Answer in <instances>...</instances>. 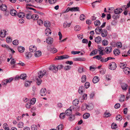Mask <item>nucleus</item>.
<instances>
[{
    "label": "nucleus",
    "instance_id": "f257e3e1",
    "mask_svg": "<svg viewBox=\"0 0 130 130\" xmlns=\"http://www.w3.org/2000/svg\"><path fill=\"white\" fill-rule=\"evenodd\" d=\"M117 64L115 62H111L109 64V69L111 70H115L117 68Z\"/></svg>",
    "mask_w": 130,
    "mask_h": 130
},
{
    "label": "nucleus",
    "instance_id": "f03ea898",
    "mask_svg": "<svg viewBox=\"0 0 130 130\" xmlns=\"http://www.w3.org/2000/svg\"><path fill=\"white\" fill-rule=\"evenodd\" d=\"M46 72L45 70H44L43 71H40L38 72V77L39 78H41L45 74Z\"/></svg>",
    "mask_w": 130,
    "mask_h": 130
},
{
    "label": "nucleus",
    "instance_id": "7ed1b4c3",
    "mask_svg": "<svg viewBox=\"0 0 130 130\" xmlns=\"http://www.w3.org/2000/svg\"><path fill=\"white\" fill-rule=\"evenodd\" d=\"M104 48L101 46H99L98 47V51L99 55H104Z\"/></svg>",
    "mask_w": 130,
    "mask_h": 130
},
{
    "label": "nucleus",
    "instance_id": "20e7f679",
    "mask_svg": "<svg viewBox=\"0 0 130 130\" xmlns=\"http://www.w3.org/2000/svg\"><path fill=\"white\" fill-rule=\"evenodd\" d=\"M49 69L53 71L55 73L57 71V67L55 65L51 66L49 68Z\"/></svg>",
    "mask_w": 130,
    "mask_h": 130
},
{
    "label": "nucleus",
    "instance_id": "39448f33",
    "mask_svg": "<svg viewBox=\"0 0 130 130\" xmlns=\"http://www.w3.org/2000/svg\"><path fill=\"white\" fill-rule=\"evenodd\" d=\"M0 8L1 10L3 11H6V12L7 13V15L8 14V12L6 11L7 7L5 5L2 4L1 6H0Z\"/></svg>",
    "mask_w": 130,
    "mask_h": 130
},
{
    "label": "nucleus",
    "instance_id": "423d86ee",
    "mask_svg": "<svg viewBox=\"0 0 130 130\" xmlns=\"http://www.w3.org/2000/svg\"><path fill=\"white\" fill-rule=\"evenodd\" d=\"M123 11L122 9L121 8H118L115 9L114 12L116 14H119L121 13Z\"/></svg>",
    "mask_w": 130,
    "mask_h": 130
},
{
    "label": "nucleus",
    "instance_id": "0eeeda50",
    "mask_svg": "<svg viewBox=\"0 0 130 130\" xmlns=\"http://www.w3.org/2000/svg\"><path fill=\"white\" fill-rule=\"evenodd\" d=\"M29 50L31 52H34L37 50L36 47L35 46L31 45L29 47Z\"/></svg>",
    "mask_w": 130,
    "mask_h": 130
},
{
    "label": "nucleus",
    "instance_id": "6e6552de",
    "mask_svg": "<svg viewBox=\"0 0 130 130\" xmlns=\"http://www.w3.org/2000/svg\"><path fill=\"white\" fill-rule=\"evenodd\" d=\"M128 85L125 83H122L121 85V87L122 90H126L128 88Z\"/></svg>",
    "mask_w": 130,
    "mask_h": 130
},
{
    "label": "nucleus",
    "instance_id": "1a4fd4ad",
    "mask_svg": "<svg viewBox=\"0 0 130 130\" xmlns=\"http://www.w3.org/2000/svg\"><path fill=\"white\" fill-rule=\"evenodd\" d=\"M46 93L47 92L46 89L43 88L41 90L40 94L41 96H43L45 95Z\"/></svg>",
    "mask_w": 130,
    "mask_h": 130
},
{
    "label": "nucleus",
    "instance_id": "9d476101",
    "mask_svg": "<svg viewBox=\"0 0 130 130\" xmlns=\"http://www.w3.org/2000/svg\"><path fill=\"white\" fill-rule=\"evenodd\" d=\"M46 42L48 44H52L53 42V39L50 37L48 38L46 40Z\"/></svg>",
    "mask_w": 130,
    "mask_h": 130
},
{
    "label": "nucleus",
    "instance_id": "9b49d317",
    "mask_svg": "<svg viewBox=\"0 0 130 130\" xmlns=\"http://www.w3.org/2000/svg\"><path fill=\"white\" fill-rule=\"evenodd\" d=\"M107 32L106 30L103 29V30H102L101 33V35L103 37H105L107 36Z\"/></svg>",
    "mask_w": 130,
    "mask_h": 130
},
{
    "label": "nucleus",
    "instance_id": "f8f14e48",
    "mask_svg": "<svg viewBox=\"0 0 130 130\" xmlns=\"http://www.w3.org/2000/svg\"><path fill=\"white\" fill-rule=\"evenodd\" d=\"M112 48L111 47H107L105 48V51L107 54H109L111 51Z\"/></svg>",
    "mask_w": 130,
    "mask_h": 130
},
{
    "label": "nucleus",
    "instance_id": "ddd939ff",
    "mask_svg": "<svg viewBox=\"0 0 130 130\" xmlns=\"http://www.w3.org/2000/svg\"><path fill=\"white\" fill-rule=\"evenodd\" d=\"M123 71L125 74L128 75L130 73V69L128 67L125 68L123 69Z\"/></svg>",
    "mask_w": 130,
    "mask_h": 130
},
{
    "label": "nucleus",
    "instance_id": "4468645a",
    "mask_svg": "<svg viewBox=\"0 0 130 130\" xmlns=\"http://www.w3.org/2000/svg\"><path fill=\"white\" fill-rule=\"evenodd\" d=\"M6 31L5 30H2L0 32V36L2 37H5L6 35Z\"/></svg>",
    "mask_w": 130,
    "mask_h": 130
},
{
    "label": "nucleus",
    "instance_id": "2eb2a0df",
    "mask_svg": "<svg viewBox=\"0 0 130 130\" xmlns=\"http://www.w3.org/2000/svg\"><path fill=\"white\" fill-rule=\"evenodd\" d=\"M99 80V77L97 76H94L93 78L92 81L93 83H98Z\"/></svg>",
    "mask_w": 130,
    "mask_h": 130
},
{
    "label": "nucleus",
    "instance_id": "dca6fc26",
    "mask_svg": "<svg viewBox=\"0 0 130 130\" xmlns=\"http://www.w3.org/2000/svg\"><path fill=\"white\" fill-rule=\"evenodd\" d=\"M45 33L46 36H48L49 34H51V30L49 28H46L45 30Z\"/></svg>",
    "mask_w": 130,
    "mask_h": 130
},
{
    "label": "nucleus",
    "instance_id": "f3484780",
    "mask_svg": "<svg viewBox=\"0 0 130 130\" xmlns=\"http://www.w3.org/2000/svg\"><path fill=\"white\" fill-rule=\"evenodd\" d=\"M32 56V54L30 52H28L26 53L25 56L27 59H29Z\"/></svg>",
    "mask_w": 130,
    "mask_h": 130
},
{
    "label": "nucleus",
    "instance_id": "a211bd4d",
    "mask_svg": "<svg viewBox=\"0 0 130 130\" xmlns=\"http://www.w3.org/2000/svg\"><path fill=\"white\" fill-rule=\"evenodd\" d=\"M66 115L67 116H70L72 114V109H68L65 111Z\"/></svg>",
    "mask_w": 130,
    "mask_h": 130
},
{
    "label": "nucleus",
    "instance_id": "6ab92c4d",
    "mask_svg": "<svg viewBox=\"0 0 130 130\" xmlns=\"http://www.w3.org/2000/svg\"><path fill=\"white\" fill-rule=\"evenodd\" d=\"M17 13V11L14 9H11L10 11V14L12 16H15L16 15Z\"/></svg>",
    "mask_w": 130,
    "mask_h": 130
},
{
    "label": "nucleus",
    "instance_id": "aec40b11",
    "mask_svg": "<svg viewBox=\"0 0 130 130\" xmlns=\"http://www.w3.org/2000/svg\"><path fill=\"white\" fill-rule=\"evenodd\" d=\"M101 41V38L100 37L98 36L95 38V41L97 43H100Z\"/></svg>",
    "mask_w": 130,
    "mask_h": 130
},
{
    "label": "nucleus",
    "instance_id": "412c9836",
    "mask_svg": "<svg viewBox=\"0 0 130 130\" xmlns=\"http://www.w3.org/2000/svg\"><path fill=\"white\" fill-rule=\"evenodd\" d=\"M87 109L89 110H91L93 108V106L92 104L91 103L87 105Z\"/></svg>",
    "mask_w": 130,
    "mask_h": 130
},
{
    "label": "nucleus",
    "instance_id": "4be33fe9",
    "mask_svg": "<svg viewBox=\"0 0 130 130\" xmlns=\"http://www.w3.org/2000/svg\"><path fill=\"white\" fill-rule=\"evenodd\" d=\"M102 30V29L101 28H100L99 27L95 29V31L97 34H99L101 33Z\"/></svg>",
    "mask_w": 130,
    "mask_h": 130
},
{
    "label": "nucleus",
    "instance_id": "5701e85b",
    "mask_svg": "<svg viewBox=\"0 0 130 130\" xmlns=\"http://www.w3.org/2000/svg\"><path fill=\"white\" fill-rule=\"evenodd\" d=\"M79 8L78 7H74L71 8L70 11H79Z\"/></svg>",
    "mask_w": 130,
    "mask_h": 130
},
{
    "label": "nucleus",
    "instance_id": "b1692460",
    "mask_svg": "<svg viewBox=\"0 0 130 130\" xmlns=\"http://www.w3.org/2000/svg\"><path fill=\"white\" fill-rule=\"evenodd\" d=\"M25 50V48L23 47L19 46L18 47V50L19 52L20 53L23 52Z\"/></svg>",
    "mask_w": 130,
    "mask_h": 130
},
{
    "label": "nucleus",
    "instance_id": "393cba45",
    "mask_svg": "<svg viewBox=\"0 0 130 130\" xmlns=\"http://www.w3.org/2000/svg\"><path fill=\"white\" fill-rule=\"evenodd\" d=\"M41 54L42 53L40 51H37L34 54L35 56L36 57H38L40 56Z\"/></svg>",
    "mask_w": 130,
    "mask_h": 130
},
{
    "label": "nucleus",
    "instance_id": "a878e982",
    "mask_svg": "<svg viewBox=\"0 0 130 130\" xmlns=\"http://www.w3.org/2000/svg\"><path fill=\"white\" fill-rule=\"evenodd\" d=\"M84 89V88L83 86H81L78 89V92L80 94H82V93Z\"/></svg>",
    "mask_w": 130,
    "mask_h": 130
},
{
    "label": "nucleus",
    "instance_id": "bb28decb",
    "mask_svg": "<svg viewBox=\"0 0 130 130\" xmlns=\"http://www.w3.org/2000/svg\"><path fill=\"white\" fill-rule=\"evenodd\" d=\"M25 15V13L23 12H20L18 14V16L21 18L24 17Z\"/></svg>",
    "mask_w": 130,
    "mask_h": 130
},
{
    "label": "nucleus",
    "instance_id": "cd10ccee",
    "mask_svg": "<svg viewBox=\"0 0 130 130\" xmlns=\"http://www.w3.org/2000/svg\"><path fill=\"white\" fill-rule=\"evenodd\" d=\"M50 23L48 21H45L44 22V25L46 27H49L50 26Z\"/></svg>",
    "mask_w": 130,
    "mask_h": 130
},
{
    "label": "nucleus",
    "instance_id": "c85d7f7f",
    "mask_svg": "<svg viewBox=\"0 0 130 130\" xmlns=\"http://www.w3.org/2000/svg\"><path fill=\"white\" fill-rule=\"evenodd\" d=\"M38 18V15L34 14L31 15V19L35 20H37Z\"/></svg>",
    "mask_w": 130,
    "mask_h": 130
},
{
    "label": "nucleus",
    "instance_id": "c756f323",
    "mask_svg": "<svg viewBox=\"0 0 130 130\" xmlns=\"http://www.w3.org/2000/svg\"><path fill=\"white\" fill-rule=\"evenodd\" d=\"M98 50L95 49L93 51L90 53V56H93L97 54Z\"/></svg>",
    "mask_w": 130,
    "mask_h": 130
},
{
    "label": "nucleus",
    "instance_id": "7c9ffc66",
    "mask_svg": "<svg viewBox=\"0 0 130 130\" xmlns=\"http://www.w3.org/2000/svg\"><path fill=\"white\" fill-rule=\"evenodd\" d=\"M113 53L115 55L118 56L120 54V52L119 49H117L114 50Z\"/></svg>",
    "mask_w": 130,
    "mask_h": 130
},
{
    "label": "nucleus",
    "instance_id": "2f4dec72",
    "mask_svg": "<svg viewBox=\"0 0 130 130\" xmlns=\"http://www.w3.org/2000/svg\"><path fill=\"white\" fill-rule=\"evenodd\" d=\"M90 116L89 113H85L83 116V118L84 119H87Z\"/></svg>",
    "mask_w": 130,
    "mask_h": 130
},
{
    "label": "nucleus",
    "instance_id": "473e14b6",
    "mask_svg": "<svg viewBox=\"0 0 130 130\" xmlns=\"http://www.w3.org/2000/svg\"><path fill=\"white\" fill-rule=\"evenodd\" d=\"M32 81H26L25 84V85L26 87H29L31 83H32Z\"/></svg>",
    "mask_w": 130,
    "mask_h": 130
},
{
    "label": "nucleus",
    "instance_id": "72a5a7b5",
    "mask_svg": "<svg viewBox=\"0 0 130 130\" xmlns=\"http://www.w3.org/2000/svg\"><path fill=\"white\" fill-rule=\"evenodd\" d=\"M79 103V101L78 99H75L73 102V104L75 106L77 105Z\"/></svg>",
    "mask_w": 130,
    "mask_h": 130
},
{
    "label": "nucleus",
    "instance_id": "f704fd0d",
    "mask_svg": "<svg viewBox=\"0 0 130 130\" xmlns=\"http://www.w3.org/2000/svg\"><path fill=\"white\" fill-rule=\"evenodd\" d=\"M31 14L30 12H29L26 14V17L28 19H31Z\"/></svg>",
    "mask_w": 130,
    "mask_h": 130
},
{
    "label": "nucleus",
    "instance_id": "c9c22d12",
    "mask_svg": "<svg viewBox=\"0 0 130 130\" xmlns=\"http://www.w3.org/2000/svg\"><path fill=\"white\" fill-rule=\"evenodd\" d=\"M94 24L95 26H99L101 24V23L99 20H97L94 22Z\"/></svg>",
    "mask_w": 130,
    "mask_h": 130
},
{
    "label": "nucleus",
    "instance_id": "e433bc0d",
    "mask_svg": "<svg viewBox=\"0 0 130 130\" xmlns=\"http://www.w3.org/2000/svg\"><path fill=\"white\" fill-rule=\"evenodd\" d=\"M27 77V76L25 74H22L20 76V78L21 79L23 80L25 79H26Z\"/></svg>",
    "mask_w": 130,
    "mask_h": 130
},
{
    "label": "nucleus",
    "instance_id": "4c0bfd02",
    "mask_svg": "<svg viewBox=\"0 0 130 130\" xmlns=\"http://www.w3.org/2000/svg\"><path fill=\"white\" fill-rule=\"evenodd\" d=\"M65 116H66L65 113H60L59 117L61 119H64Z\"/></svg>",
    "mask_w": 130,
    "mask_h": 130
},
{
    "label": "nucleus",
    "instance_id": "58836bf2",
    "mask_svg": "<svg viewBox=\"0 0 130 130\" xmlns=\"http://www.w3.org/2000/svg\"><path fill=\"white\" fill-rule=\"evenodd\" d=\"M86 79V75H83L81 78V82L82 83H84L85 82Z\"/></svg>",
    "mask_w": 130,
    "mask_h": 130
},
{
    "label": "nucleus",
    "instance_id": "ea45409f",
    "mask_svg": "<svg viewBox=\"0 0 130 130\" xmlns=\"http://www.w3.org/2000/svg\"><path fill=\"white\" fill-rule=\"evenodd\" d=\"M63 126V125L62 124H60L57 127L56 130H62Z\"/></svg>",
    "mask_w": 130,
    "mask_h": 130
},
{
    "label": "nucleus",
    "instance_id": "a19ab883",
    "mask_svg": "<svg viewBox=\"0 0 130 130\" xmlns=\"http://www.w3.org/2000/svg\"><path fill=\"white\" fill-rule=\"evenodd\" d=\"M122 119V117L121 115H117L116 117V119L119 121H121Z\"/></svg>",
    "mask_w": 130,
    "mask_h": 130
},
{
    "label": "nucleus",
    "instance_id": "79ce46f5",
    "mask_svg": "<svg viewBox=\"0 0 130 130\" xmlns=\"http://www.w3.org/2000/svg\"><path fill=\"white\" fill-rule=\"evenodd\" d=\"M71 24V23H68L67 22H65L63 24V26L64 28H66L70 27Z\"/></svg>",
    "mask_w": 130,
    "mask_h": 130
},
{
    "label": "nucleus",
    "instance_id": "37998d69",
    "mask_svg": "<svg viewBox=\"0 0 130 130\" xmlns=\"http://www.w3.org/2000/svg\"><path fill=\"white\" fill-rule=\"evenodd\" d=\"M87 105L86 104H83L82 107V110L83 111L86 109H87Z\"/></svg>",
    "mask_w": 130,
    "mask_h": 130
},
{
    "label": "nucleus",
    "instance_id": "c03bdc74",
    "mask_svg": "<svg viewBox=\"0 0 130 130\" xmlns=\"http://www.w3.org/2000/svg\"><path fill=\"white\" fill-rule=\"evenodd\" d=\"M101 0H98L96 1H95V2H93V3H92V7L93 8H94L95 7V3L98 2L99 3H100L101 2Z\"/></svg>",
    "mask_w": 130,
    "mask_h": 130
},
{
    "label": "nucleus",
    "instance_id": "a18cd8bd",
    "mask_svg": "<svg viewBox=\"0 0 130 130\" xmlns=\"http://www.w3.org/2000/svg\"><path fill=\"white\" fill-rule=\"evenodd\" d=\"M18 127L20 128H22L24 127V124L23 122H20L18 124Z\"/></svg>",
    "mask_w": 130,
    "mask_h": 130
},
{
    "label": "nucleus",
    "instance_id": "49530a36",
    "mask_svg": "<svg viewBox=\"0 0 130 130\" xmlns=\"http://www.w3.org/2000/svg\"><path fill=\"white\" fill-rule=\"evenodd\" d=\"M37 126L35 125H32L31 126V128L32 130H37Z\"/></svg>",
    "mask_w": 130,
    "mask_h": 130
},
{
    "label": "nucleus",
    "instance_id": "de8ad7c7",
    "mask_svg": "<svg viewBox=\"0 0 130 130\" xmlns=\"http://www.w3.org/2000/svg\"><path fill=\"white\" fill-rule=\"evenodd\" d=\"M86 17L84 14H81L80 17V19L82 21H84Z\"/></svg>",
    "mask_w": 130,
    "mask_h": 130
},
{
    "label": "nucleus",
    "instance_id": "09e8293b",
    "mask_svg": "<svg viewBox=\"0 0 130 130\" xmlns=\"http://www.w3.org/2000/svg\"><path fill=\"white\" fill-rule=\"evenodd\" d=\"M84 86L87 89L90 87V83L88 82H87L85 83Z\"/></svg>",
    "mask_w": 130,
    "mask_h": 130
},
{
    "label": "nucleus",
    "instance_id": "8fccbe9b",
    "mask_svg": "<svg viewBox=\"0 0 130 130\" xmlns=\"http://www.w3.org/2000/svg\"><path fill=\"white\" fill-rule=\"evenodd\" d=\"M36 99L35 98H32L30 101V103L31 104H34L35 103Z\"/></svg>",
    "mask_w": 130,
    "mask_h": 130
},
{
    "label": "nucleus",
    "instance_id": "3c124183",
    "mask_svg": "<svg viewBox=\"0 0 130 130\" xmlns=\"http://www.w3.org/2000/svg\"><path fill=\"white\" fill-rule=\"evenodd\" d=\"M125 99V96L123 95H121L119 99V101L121 102L124 101Z\"/></svg>",
    "mask_w": 130,
    "mask_h": 130
},
{
    "label": "nucleus",
    "instance_id": "603ef678",
    "mask_svg": "<svg viewBox=\"0 0 130 130\" xmlns=\"http://www.w3.org/2000/svg\"><path fill=\"white\" fill-rule=\"evenodd\" d=\"M12 43L14 45H17L19 43V40H14L13 41Z\"/></svg>",
    "mask_w": 130,
    "mask_h": 130
},
{
    "label": "nucleus",
    "instance_id": "864d4df0",
    "mask_svg": "<svg viewBox=\"0 0 130 130\" xmlns=\"http://www.w3.org/2000/svg\"><path fill=\"white\" fill-rule=\"evenodd\" d=\"M111 78V76L109 74H107L106 76V80L108 81L110 80Z\"/></svg>",
    "mask_w": 130,
    "mask_h": 130
},
{
    "label": "nucleus",
    "instance_id": "5fc2aeb1",
    "mask_svg": "<svg viewBox=\"0 0 130 130\" xmlns=\"http://www.w3.org/2000/svg\"><path fill=\"white\" fill-rule=\"evenodd\" d=\"M120 65V67L122 69H124V68L126 67V65L122 63H121Z\"/></svg>",
    "mask_w": 130,
    "mask_h": 130
},
{
    "label": "nucleus",
    "instance_id": "6e6d98bb",
    "mask_svg": "<svg viewBox=\"0 0 130 130\" xmlns=\"http://www.w3.org/2000/svg\"><path fill=\"white\" fill-rule=\"evenodd\" d=\"M116 46L118 48H120L122 46V44L121 42H119L117 43Z\"/></svg>",
    "mask_w": 130,
    "mask_h": 130
},
{
    "label": "nucleus",
    "instance_id": "4d7b16f0",
    "mask_svg": "<svg viewBox=\"0 0 130 130\" xmlns=\"http://www.w3.org/2000/svg\"><path fill=\"white\" fill-rule=\"evenodd\" d=\"M37 22L38 24L40 25H42L43 24V22L41 19L38 20L37 21Z\"/></svg>",
    "mask_w": 130,
    "mask_h": 130
},
{
    "label": "nucleus",
    "instance_id": "13d9d810",
    "mask_svg": "<svg viewBox=\"0 0 130 130\" xmlns=\"http://www.w3.org/2000/svg\"><path fill=\"white\" fill-rule=\"evenodd\" d=\"M80 29V27L79 26H76L74 28V30L76 31H79Z\"/></svg>",
    "mask_w": 130,
    "mask_h": 130
},
{
    "label": "nucleus",
    "instance_id": "bf43d9fd",
    "mask_svg": "<svg viewBox=\"0 0 130 130\" xmlns=\"http://www.w3.org/2000/svg\"><path fill=\"white\" fill-rule=\"evenodd\" d=\"M51 51L53 53H56L57 51V50L56 48H53L51 49Z\"/></svg>",
    "mask_w": 130,
    "mask_h": 130
},
{
    "label": "nucleus",
    "instance_id": "052dcab7",
    "mask_svg": "<svg viewBox=\"0 0 130 130\" xmlns=\"http://www.w3.org/2000/svg\"><path fill=\"white\" fill-rule=\"evenodd\" d=\"M108 44V41L106 40H104L102 41V44L104 46H106Z\"/></svg>",
    "mask_w": 130,
    "mask_h": 130
},
{
    "label": "nucleus",
    "instance_id": "680f3d73",
    "mask_svg": "<svg viewBox=\"0 0 130 130\" xmlns=\"http://www.w3.org/2000/svg\"><path fill=\"white\" fill-rule=\"evenodd\" d=\"M16 60L14 58H12L11 59L10 63L11 65L14 64L15 63Z\"/></svg>",
    "mask_w": 130,
    "mask_h": 130
},
{
    "label": "nucleus",
    "instance_id": "e2e57ef3",
    "mask_svg": "<svg viewBox=\"0 0 130 130\" xmlns=\"http://www.w3.org/2000/svg\"><path fill=\"white\" fill-rule=\"evenodd\" d=\"M74 61H83L84 60H82V58H75L74 59Z\"/></svg>",
    "mask_w": 130,
    "mask_h": 130
},
{
    "label": "nucleus",
    "instance_id": "0e129e2a",
    "mask_svg": "<svg viewBox=\"0 0 130 130\" xmlns=\"http://www.w3.org/2000/svg\"><path fill=\"white\" fill-rule=\"evenodd\" d=\"M69 116V119L70 121H72L74 119V116L72 115H71Z\"/></svg>",
    "mask_w": 130,
    "mask_h": 130
},
{
    "label": "nucleus",
    "instance_id": "69168bd1",
    "mask_svg": "<svg viewBox=\"0 0 130 130\" xmlns=\"http://www.w3.org/2000/svg\"><path fill=\"white\" fill-rule=\"evenodd\" d=\"M37 85H40L41 84V82L42 81H41V80L40 79V78H39V79L37 78Z\"/></svg>",
    "mask_w": 130,
    "mask_h": 130
},
{
    "label": "nucleus",
    "instance_id": "338daca9",
    "mask_svg": "<svg viewBox=\"0 0 130 130\" xmlns=\"http://www.w3.org/2000/svg\"><path fill=\"white\" fill-rule=\"evenodd\" d=\"M105 117H110L111 116V114L110 113L107 112H105L104 114Z\"/></svg>",
    "mask_w": 130,
    "mask_h": 130
},
{
    "label": "nucleus",
    "instance_id": "774afa93",
    "mask_svg": "<svg viewBox=\"0 0 130 130\" xmlns=\"http://www.w3.org/2000/svg\"><path fill=\"white\" fill-rule=\"evenodd\" d=\"M111 128L112 129H115L117 127V125L114 123H113L111 125Z\"/></svg>",
    "mask_w": 130,
    "mask_h": 130
}]
</instances>
